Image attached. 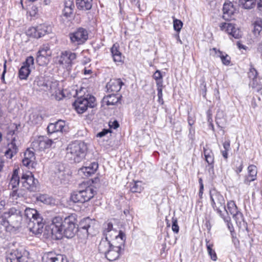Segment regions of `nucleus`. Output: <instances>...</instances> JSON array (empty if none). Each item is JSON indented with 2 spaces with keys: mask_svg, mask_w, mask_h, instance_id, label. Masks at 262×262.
Segmentation results:
<instances>
[{
  "mask_svg": "<svg viewBox=\"0 0 262 262\" xmlns=\"http://www.w3.org/2000/svg\"><path fill=\"white\" fill-rule=\"evenodd\" d=\"M78 225L75 214H71L62 219L59 216H55L52 220L51 229L52 235H55L57 239H61L62 237L72 238L78 234Z\"/></svg>",
  "mask_w": 262,
  "mask_h": 262,
  "instance_id": "nucleus-1",
  "label": "nucleus"
},
{
  "mask_svg": "<svg viewBox=\"0 0 262 262\" xmlns=\"http://www.w3.org/2000/svg\"><path fill=\"white\" fill-rule=\"evenodd\" d=\"M25 216L29 230L36 235L41 234L45 223L38 212L35 209L27 208L25 210Z\"/></svg>",
  "mask_w": 262,
  "mask_h": 262,
  "instance_id": "nucleus-2",
  "label": "nucleus"
},
{
  "mask_svg": "<svg viewBox=\"0 0 262 262\" xmlns=\"http://www.w3.org/2000/svg\"><path fill=\"white\" fill-rule=\"evenodd\" d=\"M86 150V145L83 142L75 141L67 147L66 157L71 163H79L84 158Z\"/></svg>",
  "mask_w": 262,
  "mask_h": 262,
  "instance_id": "nucleus-3",
  "label": "nucleus"
},
{
  "mask_svg": "<svg viewBox=\"0 0 262 262\" xmlns=\"http://www.w3.org/2000/svg\"><path fill=\"white\" fill-rule=\"evenodd\" d=\"M34 84L37 85L41 90L49 91L57 100H61L64 97L63 92L57 89V83L46 81L43 77H37L34 80Z\"/></svg>",
  "mask_w": 262,
  "mask_h": 262,
  "instance_id": "nucleus-4",
  "label": "nucleus"
},
{
  "mask_svg": "<svg viewBox=\"0 0 262 262\" xmlns=\"http://www.w3.org/2000/svg\"><path fill=\"white\" fill-rule=\"evenodd\" d=\"M95 101L96 99L93 96L88 94L78 98L74 102L73 105L78 113L82 114L88 107H94L96 105Z\"/></svg>",
  "mask_w": 262,
  "mask_h": 262,
  "instance_id": "nucleus-5",
  "label": "nucleus"
},
{
  "mask_svg": "<svg viewBox=\"0 0 262 262\" xmlns=\"http://www.w3.org/2000/svg\"><path fill=\"white\" fill-rule=\"evenodd\" d=\"M38 182V180L34 178L32 173L29 171L23 172L20 174V183L25 189L29 191H36Z\"/></svg>",
  "mask_w": 262,
  "mask_h": 262,
  "instance_id": "nucleus-6",
  "label": "nucleus"
},
{
  "mask_svg": "<svg viewBox=\"0 0 262 262\" xmlns=\"http://www.w3.org/2000/svg\"><path fill=\"white\" fill-rule=\"evenodd\" d=\"M71 42L74 45L83 44L88 38V33L86 29L80 27L74 32L69 33Z\"/></svg>",
  "mask_w": 262,
  "mask_h": 262,
  "instance_id": "nucleus-7",
  "label": "nucleus"
},
{
  "mask_svg": "<svg viewBox=\"0 0 262 262\" xmlns=\"http://www.w3.org/2000/svg\"><path fill=\"white\" fill-rule=\"evenodd\" d=\"M76 57L77 55L75 53L70 51L62 52L59 57L58 63L69 71L71 70L74 63V60L76 59Z\"/></svg>",
  "mask_w": 262,
  "mask_h": 262,
  "instance_id": "nucleus-8",
  "label": "nucleus"
},
{
  "mask_svg": "<svg viewBox=\"0 0 262 262\" xmlns=\"http://www.w3.org/2000/svg\"><path fill=\"white\" fill-rule=\"evenodd\" d=\"M52 27L47 24H40L36 27L29 29L28 31V34L34 38H39L46 34L52 32Z\"/></svg>",
  "mask_w": 262,
  "mask_h": 262,
  "instance_id": "nucleus-9",
  "label": "nucleus"
},
{
  "mask_svg": "<svg viewBox=\"0 0 262 262\" xmlns=\"http://www.w3.org/2000/svg\"><path fill=\"white\" fill-rule=\"evenodd\" d=\"M20 213V211L15 208H11L5 212V216L9 218V226L17 229L20 227L22 220Z\"/></svg>",
  "mask_w": 262,
  "mask_h": 262,
  "instance_id": "nucleus-10",
  "label": "nucleus"
},
{
  "mask_svg": "<svg viewBox=\"0 0 262 262\" xmlns=\"http://www.w3.org/2000/svg\"><path fill=\"white\" fill-rule=\"evenodd\" d=\"M124 243L122 244L121 241H120V245H113L110 249L105 254L106 258L110 261H114L117 259L124 251Z\"/></svg>",
  "mask_w": 262,
  "mask_h": 262,
  "instance_id": "nucleus-11",
  "label": "nucleus"
},
{
  "mask_svg": "<svg viewBox=\"0 0 262 262\" xmlns=\"http://www.w3.org/2000/svg\"><path fill=\"white\" fill-rule=\"evenodd\" d=\"M211 205L213 208H223L228 214L225 206V200L224 196L219 192L214 190L210 192Z\"/></svg>",
  "mask_w": 262,
  "mask_h": 262,
  "instance_id": "nucleus-12",
  "label": "nucleus"
},
{
  "mask_svg": "<svg viewBox=\"0 0 262 262\" xmlns=\"http://www.w3.org/2000/svg\"><path fill=\"white\" fill-rule=\"evenodd\" d=\"M93 224L94 221L89 217L81 220L78 226V235L80 236V233H82V238L87 237L91 234L90 232L93 228Z\"/></svg>",
  "mask_w": 262,
  "mask_h": 262,
  "instance_id": "nucleus-13",
  "label": "nucleus"
},
{
  "mask_svg": "<svg viewBox=\"0 0 262 262\" xmlns=\"http://www.w3.org/2000/svg\"><path fill=\"white\" fill-rule=\"evenodd\" d=\"M52 143V141L51 140L43 137H40L32 143V149L42 150L49 148L51 146Z\"/></svg>",
  "mask_w": 262,
  "mask_h": 262,
  "instance_id": "nucleus-14",
  "label": "nucleus"
},
{
  "mask_svg": "<svg viewBox=\"0 0 262 262\" xmlns=\"http://www.w3.org/2000/svg\"><path fill=\"white\" fill-rule=\"evenodd\" d=\"M34 150L28 148L24 152V158L22 160L23 164L28 168H34L36 165L35 157Z\"/></svg>",
  "mask_w": 262,
  "mask_h": 262,
  "instance_id": "nucleus-15",
  "label": "nucleus"
},
{
  "mask_svg": "<svg viewBox=\"0 0 262 262\" xmlns=\"http://www.w3.org/2000/svg\"><path fill=\"white\" fill-rule=\"evenodd\" d=\"M25 252L24 250L16 249L12 250L8 255V262H24Z\"/></svg>",
  "mask_w": 262,
  "mask_h": 262,
  "instance_id": "nucleus-16",
  "label": "nucleus"
},
{
  "mask_svg": "<svg viewBox=\"0 0 262 262\" xmlns=\"http://www.w3.org/2000/svg\"><path fill=\"white\" fill-rule=\"evenodd\" d=\"M110 232L114 233L115 239L117 240L120 239V241H121L122 244L125 242L126 237L124 233L121 230H120L118 233L117 230L113 228V224L110 222L105 225L103 230V234L105 235L107 233H110Z\"/></svg>",
  "mask_w": 262,
  "mask_h": 262,
  "instance_id": "nucleus-17",
  "label": "nucleus"
},
{
  "mask_svg": "<svg viewBox=\"0 0 262 262\" xmlns=\"http://www.w3.org/2000/svg\"><path fill=\"white\" fill-rule=\"evenodd\" d=\"M98 168L97 162H93L88 163L85 166H83L79 169V173L83 174L84 176L88 177L94 174Z\"/></svg>",
  "mask_w": 262,
  "mask_h": 262,
  "instance_id": "nucleus-18",
  "label": "nucleus"
},
{
  "mask_svg": "<svg viewBox=\"0 0 262 262\" xmlns=\"http://www.w3.org/2000/svg\"><path fill=\"white\" fill-rule=\"evenodd\" d=\"M19 170L18 168L14 169L10 179L9 186H11L12 189L13 190V195L16 194L17 191L16 188L20 183V174H19Z\"/></svg>",
  "mask_w": 262,
  "mask_h": 262,
  "instance_id": "nucleus-19",
  "label": "nucleus"
},
{
  "mask_svg": "<svg viewBox=\"0 0 262 262\" xmlns=\"http://www.w3.org/2000/svg\"><path fill=\"white\" fill-rule=\"evenodd\" d=\"M223 18L225 20H229L232 19V16L235 11V8L231 2H226L223 6Z\"/></svg>",
  "mask_w": 262,
  "mask_h": 262,
  "instance_id": "nucleus-20",
  "label": "nucleus"
},
{
  "mask_svg": "<svg viewBox=\"0 0 262 262\" xmlns=\"http://www.w3.org/2000/svg\"><path fill=\"white\" fill-rule=\"evenodd\" d=\"M53 183L55 185H59L61 184H65L68 180L69 176L66 174L65 171L58 170L55 171L54 175L53 176Z\"/></svg>",
  "mask_w": 262,
  "mask_h": 262,
  "instance_id": "nucleus-21",
  "label": "nucleus"
},
{
  "mask_svg": "<svg viewBox=\"0 0 262 262\" xmlns=\"http://www.w3.org/2000/svg\"><path fill=\"white\" fill-rule=\"evenodd\" d=\"M65 127V122L61 120L54 123H50L48 126L47 131L48 134H53L56 132H62Z\"/></svg>",
  "mask_w": 262,
  "mask_h": 262,
  "instance_id": "nucleus-22",
  "label": "nucleus"
},
{
  "mask_svg": "<svg viewBox=\"0 0 262 262\" xmlns=\"http://www.w3.org/2000/svg\"><path fill=\"white\" fill-rule=\"evenodd\" d=\"M123 85H124V83L121 79H114L107 83L106 88L108 91L111 92H118L120 91Z\"/></svg>",
  "mask_w": 262,
  "mask_h": 262,
  "instance_id": "nucleus-23",
  "label": "nucleus"
},
{
  "mask_svg": "<svg viewBox=\"0 0 262 262\" xmlns=\"http://www.w3.org/2000/svg\"><path fill=\"white\" fill-rule=\"evenodd\" d=\"M248 177L244 180V183L249 185L252 181L256 179L257 169L254 165H250L248 167Z\"/></svg>",
  "mask_w": 262,
  "mask_h": 262,
  "instance_id": "nucleus-24",
  "label": "nucleus"
},
{
  "mask_svg": "<svg viewBox=\"0 0 262 262\" xmlns=\"http://www.w3.org/2000/svg\"><path fill=\"white\" fill-rule=\"evenodd\" d=\"M80 193L83 195L85 202L90 201L94 197L96 192L92 186H88L84 189L79 190Z\"/></svg>",
  "mask_w": 262,
  "mask_h": 262,
  "instance_id": "nucleus-25",
  "label": "nucleus"
},
{
  "mask_svg": "<svg viewBox=\"0 0 262 262\" xmlns=\"http://www.w3.org/2000/svg\"><path fill=\"white\" fill-rule=\"evenodd\" d=\"M121 98V96L111 94L105 96L103 98V102L105 103L108 106L114 105L118 103Z\"/></svg>",
  "mask_w": 262,
  "mask_h": 262,
  "instance_id": "nucleus-26",
  "label": "nucleus"
},
{
  "mask_svg": "<svg viewBox=\"0 0 262 262\" xmlns=\"http://www.w3.org/2000/svg\"><path fill=\"white\" fill-rule=\"evenodd\" d=\"M112 245L107 238H102L98 247V250L100 253L105 254Z\"/></svg>",
  "mask_w": 262,
  "mask_h": 262,
  "instance_id": "nucleus-27",
  "label": "nucleus"
},
{
  "mask_svg": "<svg viewBox=\"0 0 262 262\" xmlns=\"http://www.w3.org/2000/svg\"><path fill=\"white\" fill-rule=\"evenodd\" d=\"M76 5L80 10H89L92 7V0H77Z\"/></svg>",
  "mask_w": 262,
  "mask_h": 262,
  "instance_id": "nucleus-28",
  "label": "nucleus"
},
{
  "mask_svg": "<svg viewBox=\"0 0 262 262\" xmlns=\"http://www.w3.org/2000/svg\"><path fill=\"white\" fill-rule=\"evenodd\" d=\"M118 48V45L114 44L111 48V53L115 62H121L122 61V54L119 51Z\"/></svg>",
  "mask_w": 262,
  "mask_h": 262,
  "instance_id": "nucleus-29",
  "label": "nucleus"
},
{
  "mask_svg": "<svg viewBox=\"0 0 262 262\" xmlns=\"http://www.w3.org/2000/svg\"><path fill=\"white\" fill-rule=\"evenodd\" d=\"M118 48V45L114 44L111 48V53L115 62H121L122 61V54L119 51Z\"/></svg>",
  "mask_w": 262,
  "mask_h": 262,
  "instance_id": "nucleus-30",
  "label": "nucleus"
},
{
  "mask_svg": "<svg viewBox=\"0 0 262 262\" xmlns=\"http://www.w3.org/2000/svg\"><path fill=\"white\" fill-rule=\"evenodd\" d=\"M257 72L254 68H251L248 73V76L249 78L252 79V81L250 82V85L252 88H255L257 86L259 82L257 78Z\"/></svg>",
  "mask_w": 262,
  "mask_h": 262,
  "instance_id": "nucleus-31",
  "label": "nucleus"
},
{
  "mask_svg": "<svg viewBox=\"0 0 262 262\" xmlns=\"http://www.w3.org/2000/svg\"><path fill=\"white\" fill-rule=\"evenodd\" d=\"M61 254H58L54 252H49L43 253L42 256V262H55L57 259L58 256Z\"/></svg>",
  "mask_w": 262,
  "mask_h": 262,
  "instance_id": "nucleus-32",
  "label": "nucleus"
},
{
  "mask_svg": "<svg viewBox=\"0 0 262 262\" xmlns=\"http://www.w3.org/2000/svg\"><path fill=\"white\" fill-rule=\"evenodd\" d=\"M204 154L206 162L210 166V168L213 169L214 168V156L210 150L204 148Z\"/></svg>",
  "mask_w": 262,
  "mask_h": 262,
  "instance_id": "nucleus-33",
  "label": "nucleus"
},
{
  "mask_svg": "<svg viewBox=\"0 0 262 262\" xmlns=\"http://www.w3.org/2000/svg\"><path fill=\"white\" fill-rule=\"evenodd\" d=\"M206 245L207 247V250L209 255L210 257V258L213 260L216 261L217 259V255L214 251L213 249V244L209 242V241L206 239Z\"/></svg>",
  "mask_w": 262,
  "mask_h": 262,
  "instance_id": "nucleus-34",
  "label": "nucleus"
},
{
  "mask_svg": "<svg viewBox=\"0 0 262 262\" xmlns=\"http://www.w3.org/2000/svg\"><path fill=\"white\" fill-rule=\"evenodd\" d=\"M212 51H214L217 56L221 58L223 63L225 65H228L230 62V57L227 54H224L222 52L217 50L216 48H213Z\"/></svg>",
  "mask_w": 262,
  "mask_h": 262,
  "instance_id": "nucleus-35",
  "label": "nucleus"
},
{
  "mask_svg": "<svg viewBox=\"0 0 262 262\" xmlns=\"http://www.w3.org/2000/svg\"><path fill=\"white\" fill-rule=\"evenodd\" d=\"M79 190L75 191L71 194V200L74 203H83L85 202Z\"/></svg>",
  "mask_w": 262,
  "mask_h": 262,
  "instance_id": "nucleus-36",
  "label": "nucleus"
},
{
  "mask_svg": "<svg viewBox=\"0 0 262 262\" xmlns=\"http://www.w3.org/2000/svg\"><path fill=\"white\" fill-rule=\"evenodd\" d=\"M31 72L30 68L27 66H22L19 70L18 75L20 79H26Z\"/></svg>",
  "mask_w": 262,
  "mask_h": 262,
  "instance_id": "nucleus-37",
  "label": "nucleus"
},
{
  "mask_svg": "<svg viewBox=\"0 0 262 262\" xmlns=\"http://www.w3.org/2000/svg\"><path fill=\"white\" fill-rule=\"evenodd\" d=\"M220 27L221 30L225 31L230 35L235 28L232 24L229 23H222L220 24Z\"/></svg>",
  "mask_w": 262,
  "mask_h": 262,
  "instance_id": "nucleus-38",
  "label": "nucleus"
},
{
  "mask_svg": "<svg viewBox=\"0 0 262 262\" xmlns=\"http://www.w3.org/2000/svg\"><path fill=\"white\" fill-rule=\"evenodd\" d=\"M256 0H238L239 5L246 9H250L255 5Z\"/></svg>",
  "mask_w": 262,
  "mask_h": 262,
  "instance_id": "nucleus-39",
  "label": "nucleus"
},
{
  "mask_svg": "<svg viewBox=\"0 0 262 262\" xmlns=\"http://www.w3.org/2000/svg\"><path fill=\"white\" fill-rule=\"evenodd\" d=\"M37 54L40 55L42 56L50 57L51 55V52L49 45H43L41 47L37 52Z\"/></svg>",
  "mask_w": 262,
  "mask_h": 262,
  "instance_id": "nucleus-40",
  "label": "nucleus"
},
{
  "mask_svg": "<svg viewBox=\"0 0 262 262\" xmlns=\"http://www.w3.org/2000/svg\"><path fill=\"white\" fill-rule=\"evenodd\" d=\"M153 78L156 80L157 87L163 86V76L160 71L157 70L153 75Z\"/></svg>",
  "mask_w": 262,
  "mask_h": 262,
  "instance_id": "nucleus-41",
  "label": "nucleus"
},
{
  "mask_svg": "<svg viewBox=\"0 0 262 262\" xmlns=\"http://www.w3.org/2000/svg\"><path fill=\"white\" fill-rule=\"evenodd\" d=\"M8 149H11L13 152L17 154L18 152V146L17 139L15 137H13L10 143L8 144Z\"/></svg>",
  "mask_w": 262,
  "mask_h": 262,
  "instance_id": "nucleus-42",
  "label": "nucleus"
},
{
  "mask_svg": "<svg viewBox=\"0 0 262 262\" xmlns=\"http://www.w3.org/2000/svg\"><path fill=\"white\" fill-rule=\"evenodd\" d=\"M253 32L256 34H259L262 29V20L261 19L256 20L253 24Z\"/></svg>",
  "mask_w": 262,
  "mask_h": 262,
  "instance_id": "nucleus-43",
  "label": "nucleus"
},
{
  "mask_svg": "<svg viewBox=\"0 0 262 262\" xmlns=\"http://www.w3.org/2000/svg\"><path fill=\"white\" fill-rule=\"evenodd\" d=\"M234 169L237 174H239L243 168V161L239 160L235 161L233 163Z\"/></svg>",
  "mask_w": 262,
  "mask_h": 262,
  "instance_id": "nucleus-44",
  "label": "nucleus"
},
{
  "mask_svg": "<svg viewBox=\"0 0 262 262\" xmlns=\"http://www.w3.org/2000/svg\"><path fill=\"white\" fill-rule=\"evenodd\" d=\"M227 208L230 213L232 215L235 212H237L238 210L237 207L234 201H230L227 203Z\"/></svg>",
  "mask_w": 262,
  "mask_h": 262,
  "instance_id": "nucleus-45",
  "label": "nucleus"
},
{
  "mask_svg": "<svg viewBox=\"0 0 262 262\" xmlns=\"http://www.w3.org/2000/svg\"><path fill=\"white\" fill-rule=\"evenodd\" d=\"M173 23L174 30L177 32H179L183 27L182 21L179 19L174 18Z\"/></svg>",
  "mask_w": 262,
  "mask_h": 262,
  "instance_id": "nucleus-46",
  "label": "nucleus"
},
{
  "mask_svg": "<svg viewBox=\"0 0 262 262\" xmlns=\"http://www.w3.org/2000/svg\"><path fill=\"white\" fill-rule=\"evenodd\" d=\"M224 222L227 224L228 229L231 232L232 237H234V234H235L234 232V227L232 224L231 222V218L229 217L227 219H224Z\"/></svg>",
  "mask_w": 262,
  "mask_h": 262,
  "instance_id": "nucleus-47",
  "label": "nucleus"
},
{
  "mask_svg": "<svg viewBox=\"0 0 262 262\" xmlns=\"http://www.w3.org/2000/svg\"><path fill=\"white\" fill-rule=\"evenodd\" d=\"M232 216L237 223H241L242 221H244L243 214L239 211H237V212H235V213L233 214Z\"/></svg>",
  "mask_w": 262,
  "mask_h": 262,
  "instance_id": "nucleus-48",
  "label": "nucleus"
},
{
  "mask_svg": "<svg viewBox=\"0 0 262 262\" xmlns=\"http://www.w3.org/2000/svg\"><path fill=\"white\" fill-rule=\"evenodd\" d=\"M36 62L40 66H43L48 62L47 57L42 56L40 55L37 54L36 57Z\"/></svg>",
  "mask_w": 262,
  "mask_h": 262,
  "instance_id": "nucleus-49",
  "label": "nucleus"
},
{
  "mask_svg": "<svg viewBox=\"0 0 262 262\" xmlns=\"http://www.w3.org/2000/svg\"><path fill=\"white\" fill-rule=\"evenodd\" d=\"M172 230L175 233H178L179 231V227L178 224V220L176 217H173L172 219Z\"/></svg>",
  "mask_w": 262,
  "mask_h": 262,
  "instance_id": "nucleus-50",
  "label": "nucleus"
},
{
  "mask_svg": "<svg viewBox=\"0 0 262 262\" xmlns=\"http://www.w3.org/2000/svg\"><path fill=\"white\" fill-rule=\"evenodd\" d=\"M163 87V86H159V87H157V91H158L157 95L158 97V101L161 105H163L164 104V100L163 99V94H162Z\"/></svg>",
  "mask_w": 262,
  "mask_h": 262,
  "instance_id": "nucleus-51",
  "label": "nucleus"
},
{
  "mask_svg": "<svg viewBox=\"0 0 262 262\" xmlns=\"http://www.w3.org/2000/svg\"><path fill=\"white\" fill-rule=\"evenodd\" d=\"M74 8L64 7V9L62 10V15L67 18L70 17L71 15L73 13Z\"/></svg>",
  "mask_w": 262,
  "mask_h": 262,
  "instance_id": "nucleus-52",
  "label": "nucleus"
},
{
  "mask_svg": "<svg viewBox=\"0 0 262 262\" xmlns=\"http://www.w3.org/2000/svg\"><path fill=\"white\" fill-rule=\"evenodd\" d=\"M34 58L32 56L28 57L26 61L23 63V66H26L30 68V67H33L34 65Z\"/></svg>",
  "mask_w": 262,
  "mask_h": 262,
  "instance_id": "nucleus-53",
  "label": "nucleus"
},
{
  "mask_svg": "<svg viewBox=\"0 0 262 262\" xmlns=\"http://www.w3.org/2000/svg\"><path fill=\"white\" fill-rule=\"evenodd\" d=\"M132 192H140L141 191V187L138 184V182H135L130 187Z\"/></svg>",
  "mask_w": 262,
  "mask_h": 262,
  "instance_id": "nucleus-54",
  "label": "nucleus"
},
{
  "mask_svg": "<svg viewBox=\"0 0 262 262\" xmlns=\"http://www.w3.org/2000/svg\"><path fill=\"white\" fill-rule=\"evenodd\" d=\"M38 200L45 204H49L50 203V199L47 195L42 194L40 195L38 198Z\"/></svg>",
  "mask_w": 262,
  "mask_h": 262,
  "instance_id": "nucleus-55",
  "label": "nucleus"
},
{
  "mask_svg": "<svg viewBox=\"0 0 262 262\" xmlns=\"http://www.w3.org/2000/svg\"><path fill=\"white\" fill-rule=\"evenodd\" d=\"M231 35L235 39H238L242 36V34L239 30L236 28H235L234 30L232 31Z\"/></svg>",
  "mask_w": 262,
  "mask_h": 262,
  "instance_id": "nucleus-56",
  "label": "nucleus"
},
{
  "mask_svg": "<svg viewBox=\"0 0 262 262\" xmlns=\"http://www.w3.org/2000/svg\"><path fill=\"white\" fill-rule=\"evenodd\" d=\"M32 117L33 118L32 122H34L35 124H38L40 123L42 120V117L38 114L33 115Z\"/></svg>",
  "mask_w": 262,
  "mask_h": 262,
  "instance_id": "nucleus-57",
  "label": "nucleus"
},
{
  "mask_svg": "<svg viewBox=\"0 0 262 262\" xmlns=\"http://www.w3.org/2000/svg\"><path fill=\"white\" fill-rule=\"evenodd\" d=\"M221 208H213L214 211H216V212L219 214L220 216L224 221V219H227L230 217L228 215L225 216L223 213L221 209Z\"/></svg>",
  "mask_w": 262,
  "mask_h": 262,
  "instance_id": "nucleus-58",
  "label": "nucleus"
},
{
  "mask_svg": "<svg viewBox=\"0 0 262 262\" xmlns=\"http://www.w3.org/2000/svg\"><path fill=\"white\" fill-rule=\"evenodd\" d=\"M64 7L74 8L73 0H64Z\"/></svg>",
  "mask_w": 262,
  "mask_h": 262,
  "instance_id": "nucleus-59",
  "label": "nucleus"
},
{
  "mask_svg": "<svg viewBox=\"0 0 262 262\" xmlns=\"http://www.w3.org/2000/svg\"><path fill=\"white\" fill-rule=\"evenodd\" d=\"M16 154V153L12 152V151L10 149H7V150L5 152V156L9 159H11L14 156V155Z\"/></svg>",
  "mask_w": 262,
  "mask_h": 262,
  "instance_id": "nucleus-60",
  "label": "nucleus"
},
{
  "mask_svg": "<svg viewBox=\"0 0 262 262\" xmlns=\"http://www.w3.org/2000/svg\"><path fill=\"white\" fill-rule=\"evenodd\" d=\"M2 225L5 227L9 226V218L5 216V212L4 213V215L2 217Z\"/></svg>",
  "mask_w": 262,
  "mask_h": 262,
  "instance_id": "nucleus-61",
  "label": "nucleus"
},
{
  "mask_svg": "<svg viewBox=\"0 0 262 262\" xmlns=\"http://www.w3.org/2000/svg\"><path fill=\"white\" fill-rule=\"evenodd\" d=\"M109 126L111 128L116 129L119 126V124L117 120H114L109 122Z\"/></svg>",
  "mask_w": 262,
  "mask_h": 262,
  "instance_id": "nucleus-62",
  "label": "nucleus"
},
{
  "mask_svg": "<svg viewBox=\"0 0 262 262\" xmlns=\"http://www.w3.org/2000/svg\"><path fill=\"white\" fill-rule=\"evenodd\" d=\"M55 262H68V260L64 255L61 254L58 256L57 259Z\"/></svg>",
  "mask_w": 262,
  "mask_h": 262,
  "instance_id": "nucleus-63",
  "label": "nucleus"
},
{
  "mask_svg": "<svg viewBox=\"0 0 262 262\" xmlns=\"http://www.w3.org/2000/svg\"><path fill=\"white\" fill-rule=\"evenodd\" d=\"M110 132V130L107 129H103L101 132H100L99 133H98L97 134V137H100V138H101L102 137H104V136H105L108 132Z\"/></svg>",
  "mask_w": 262,
  "mask_h": 262,
  "instance_id": "nucleus-64",
  "label": "nucleus"
}]
</instances>
